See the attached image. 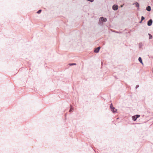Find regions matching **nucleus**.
I'll use <instances>...</instances> for the list:
<instances>
[{
  "mask_svg": "<svg viewBox=\"0 0 153 153\" xmlns=\"http://www.w3.org/2000/svg\"><path fill=\"white\" fill-rule=\"evenodd\" d=\"M146 10L148 11H150L151 10V8L150 6H148L146 7Z\"/></svg>",
  "mask_w": 153,
  "mask_h": 153,
  "instance_id": "obj_8",
  "label": "nucleus"
},
{
  "mask_svg": "<svg viewBox=\"0 0 153 153\" xmlns=\"http://www.w3.org/2000/svg\"><path fill=\"white\" fill-rule=\"evenodd\" d=\"M102 21H100V20H99V25H101V24H102Z\"/></svg>",
  "mask_w": 153,
  "mask_h": 153,
  "instance_id": "obj_13",
  "label": "nucleus"
},
{
  "mask_svg": "<svg viewBox=\"0 0 153 153\" xmlns=\"http://www.w3.org/2000/svg\"><path fill=\"white\" fill-rule=\"evenodd\" d=\"M69 65L70 66H72L74 65H76V63H70L69 64Z\"/></svg>",
  "mask_w": 153,
  "mask_h": 153,
  "instance_id": "obj_10",
  "label": "nucleus"
},
{
  "mask_svg": "<svg viewBox=\"0 0 153 153\" xmlns=\"http://www.w3.org/2000/svg\"><path fill=\"white\" fill-rule=\"evenodd\" d=\"M41 11H42V10H39L36 12V13L38 14H39L41 13Z\"/></svg>",
  "mask_w": 153,
  "mask_h": 153,
  "instance_id": "obj_11",
  "label": "nucleus"
},
{
  "mask_svg": "<svg viewBox=\"0 0 153 153\" xmlns=\"http://www.w3.org/2000/svg\"><path fill=\"white\" fill-rule=\"evenodd\" d=\"M138 60L142 64H143V62H142V58L141 57H139L138 58Z\"/></svg>",
  "mask_w": 153,
  "mask_h": 153,
  "instance_id": "obj_9",
  "label": "nucleus"
},
{
  "mask_svg": "<svg viewBox=\"0 0 153 153\" xmlns=\"http://www.w3.org/2000/svg\"><path fill=\"white\" fill-rule=\"evenodd\" d=\"M152 73H153V70H152Z\"/></svg>",
  "mask_w": 153,
  "mask_h": 153,
  "instance_id": "obj_21",
  "label": "nucleus"
},
{
  "mask_svg": "<svg viewBox=\"0 0 153 153\" xmlns=\"http://www.w3.org/2000/svg\"><path fill=\"white\" fill-rule=\"evenodd\" d=\"M152 35H151V36H149V39H152Z\"/></svg>",
  "mask_w": 153,
  "mask_h": 153,
  "instance_id": "obj_16",
  "label": "nucleus"
},
{
  "mask_svg": "<svg viewBox=\"0 0 153 153\" xmlns=\"http://www.w3.org/2000/svg\"><path fill=\"white\" fill-rule=\"evenodd\" d=\"M140 117V115L139 114H137L136 115L133 116L132 117V120L134 121H136L137 119Z\"/></svg>",
  "mask_w": 153,
  "mask_h": 153,
  "instance_id": "obj_1",
  "label": "nucleus"
},
{
  "mask_svg": "<svg viewBox=\"0 0 153 153\" xmlns=\"http://www.w3.org/2000/svg\"><path fill=\"white\" fill-rule=\"evenodd\" d=\"M152 22H153V21H152V19H149V20L148 21L147 25L148 26H151L152 24Z\"/></svg>",
  "mask_w": 153,
  "mask_h": 153,
  "instance_id": "obj_2",
  "label": "nucleus"
},
{
  "mask_svg": "<svg viewBox=\"0 0 153 153\" xmlns=\"http://www.w3.org/2000/svg\"><path fill=\"white\" fill-rule=\"evenodd\" d=\"M100 47H99L97 48H96L94 50V52L95 53H98L99 52V50L100 49Z\"/></svg>",
  "mask_w": 153,
  "mask_h": 153,
  "instance_id": "obj_6",
  "label": "nucleus"
},
{
  "mask_svg": "<svg viewBox=\"0 0 153 153\" xmlns=\"http://www.w3.org/2000/svg\"><path fill=\"white\" fill-rule=\"evenodd\" d=\"M148 35H149V36H150L152 35H151L150 34V33H149V34H148Z\"/></svg>",
  "mask_w": 153,
  "mask_h": 153,
  "instance_id": "obj_19",
  "label": "nucleus"
},
{
  "mask_svg": "<svg viewBox=\"0 0 153 153\" xmlns=\"http://www.w3.org/2000/svg\"><path fill=\"white\" fill-rule=\"evenodd\" d=\"M135 5V6L137 7V10H139V3L137 2H136L135 3H134L133 4V5Z\"/></svg>",
  "mask_w": 153,
  "mask_h": 153,
  "instance_id": "obj_4",
  "label": "nucleus"
},
{
  "mask_svg": "<svg viewBox=\"0 0 153 153\" xmlns=\"http://www.w3.org/2000/svg\"><path fill=\"white\" fill-rule=\"evenodd\" d=\"M142 21H142V20H141V21L140 22V23H141Z\"/></svg>",
  "mask_w": 153,
  "mask_h": 153,
  "instance_id": "obj_18",
  "label": "nucleus"
},
{
  "mask_svg": "<svg viewBox=\"0 0 153 153\" xmlns=\"http://www.w3.org/2000/svg\"><path fill=\"white\" fill-rule=\"evenodd\" d=\"M118 6L117 5H114L112 7V9L114 10H117L118 9Z\"/></svg>",
  "mask_w": 153,
  "mask_h": 153,
  "instance_id": "obj_5",
  "label": "nucleus"
},
{
  "mask_svg": "<svg viewBox=\"0 0 153 153\" xmlns=\"http://www.w3.org/2000/svg\"><path fill=\"white\" fill-rule=\"evenodd\" d=\"M100 20L103 22H106L107 21V19L106 18H104L102 17H101L100 18Z\"/></svg>",
  "mask_w": 153,
  "mask_h": 153,
  "instance_id": "obj_3",
  "label": "nucleus"
},
{
  "mask_svg": "<svg viewBox=\"0 0 153 153\" xmlns=\"http://www.w3.org/2000/svg\"><path fill=\"white\" fill-rule=\"evenodd\" d=\"M113 107H114L113 106V105H112V104H111L110 105V108H111H111H112Z\"/></svg>",
  "mask_w": 153,
  "mask_h": 153,
  "instance_id": "obj_14",
  "label": "nucleus"
},
{
  "mask_svg": "<svg viewBox=\"0 0 153 153\" xmlns=\"http://www.w3.org/2000/svg\"><path fill=\"white\" fill-rule=\"evenodd\" d=\"M145 19V18L143 16H142L141 17V20L142 21H143V20Z\"/></svg>",
  "mask_w": 153,
  "mask_h": 153,
  "instance_id": "obj_12",
  "label": "nucleus"
},
{
  "mask_svg": "<svg viewBox=\"0 0 153 153\" xmlns=\"http://www.w3.org/2000/svg\"><path fill=\"white\" fill-rule=\"evenodd\" d=\"M111 110L113 113L117 111V109H116L114 107L112 108H111Z\"/></svg>",
  "mask_w": 153,
  "mask_h": 153,
  "instance_id": "obj_7",
  "label": "nucleus"
},
{
  "mask_svg": "<svg viewBox=\"0 0 153 153\" xmlns=\"http://www.w3.org/2000/svg\"><path fill=\"white\" fill-rule=\"evenodd\" d=\"M73 110V109L72 108V107H71L70 110L69 111L70 112H71Z\"/></svg>",
  "mask_w": 153,
  "mask_h": 153,
  "instance_id": "obj_15",
  "label": "nucleus"
},
{
  "mask_svg": "<svg viewBox=\"0 0 153 153\" xmlns=\"http://www.w3.org/2000/svg\"><path fill=\"white\" fill-rule=\"evenodd\" d=\"M116 33H119L117 32H116Z\"/></svg>",
  "mask_w": 153,
  "mask_h": 153,
  "instance_id": "obj_20",
  "label": "nucleus"
},
{
  "mask_svg": "<svg viewBox=\"0 0 153 153\" xmlns=\"http://www.w3.org/2000/svg\"><path fill=\"white\" fill-rule=\"evenodd\" d=\"M139 85H137L136 86V88L137 89V88H138L139 87Z\"/></svg>",
  "mask_w": 153,
  "mask_h": 153,
  "instance_id": "obj_17",
  "label": "nucleus"
}]
</instances>
